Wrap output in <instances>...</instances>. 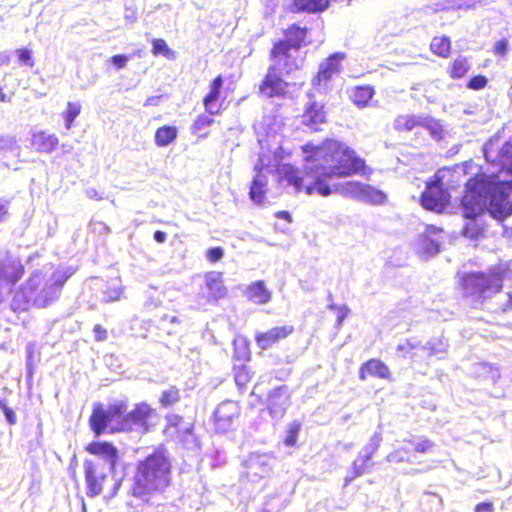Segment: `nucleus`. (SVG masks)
Listing matches in <instances>:
<instances>
[{
  "label": "nucleus",
  "instance_id": "nucleus-44",
  "mask_svg": "<svg viewBox=\"0 0 512 512\" xmlns=\"http://www.w3.org/2000/svg\"><path fill=\"white\" fill-rule=\"evenodd\" d=\"M418 124V120L415 116L405 115L399 116L395 120V128L398 130L410 131L415 128Z\"/></svg>",
  "mask_w": 512,
  "mask_h": 512
},
{
  "label": "nucleus",
  "instance_id": "nucleus-51",
  "mask_svg": "<svg viewBox=\"0 0 512 512\" xmlns=\"http://www.w3.org/2000/svg\"><path fill=\"white\" fill-rule=\"evenodd\" d=\"M486 85L487 78L483 75H477L469 80L467 87L472 90H480L483 89Z\"/></svg>",
  "mask_w": 512,
  "mask_h": 512
},
{
  "label": "nucleus",
  "instance_id": "nucleus-40",
  "mask_svg": "<svg viewBox=\"0 0 512 512\" xmlns=\"http://www.w3.org/2000/svg\"><path fill=\"white\" fill-rule=\"evenodd\" d=\"M300 428H301V425L297 421H293L288 424L287 430H286V435L283 439V443L286 446L292 447L296 444L298 434L300 432Z\"/></svg>",
  "mask_w": 512,
  "mask_h": 512
},
{
  "label": "nucleus",
  "instance_id": "nucleus-24",
  "mask_svg": "<svg viewBox=\"0 0 512 512\" xmlns=\"http://www.w3.org/2000/svg\"><path fill=\"white\" fill-rule=\"evenodd\" d=\"M224 80L221 75H218L214 80L212 81L210 85V91L209 93L204 97L203 104L205 107V110L210 115H215L218 113L219 108L217 106V101L220 97V92L223 87Z\"/></svg>",
  "mask_w": 512,
  "mask_h": 512
},
{
  "label": "nucleus",
  "instance_id": "nucleus-46",
  "mask_svg": "<svg viewBox=\"0 0 512 512\" xmlns=\"http://www.w3.org/2000/svg\"><path fill=\"white\" fill-rule=\"evenodd\" d=\"M250 378V373L245 366L235 368V383L240 390H244L246 388Z\"/></svg>",
  "mask_w": 512,
  "mask_h": 512
},
{
  "label": "nucleus",
  "instance_id": "nucleus-13",
  "mask_svg": "<svg viewBox=\"0 0 512 512\" xmlns=\"http://www.w3.org/2000/svg\"><path fill=\"white\" fill-rule=\"evenodd\" d=\"M291 405V393L286 385L271 390L267 397V408L274 419H281Z\"/></svg>",
  "mask_w": 512,
  "mask_h": 512
},
{
  "label": "nucleus",
  "instance_id": "nucleus-32",
  "mask_svg": "<svg viewBox=\"0 0 512 512\" xmlns=\"http://www.w3.org/2000/svg\"><path fill=\"white\" fill-rule=\"evenodd\" d=\"M386 460L393 464H399L403 462L414 463L410 449L406 446H401L389 453L386 457Z\"/></svg>",
  "mask_w": 512,
  "mask_h": 512
},
{
  "label": "nucleus",
  "instance_id": "nucleus-6",
  "mask_svg": "<svg viewBox=\"0 0 512 512\" xmlns=\"http://www.w3.org/2000/svg\"><path fill=\"white\" fill-rule=\"evenodd\" d=\"M501 267H494L488 272H471L463 275L462 288L465 297L482 303L486 298L501 291L503 286Z\"/></svg>",
  "mask_w": 512,
  "mask_h": 512
},
{
  "label": "nucleus",
  "instance_id": "nucleus-64",
  "mask_svg": "<svg viewBox=\"0 0 512 512\" xmlns=\"http://www.w3.org/2000/svg\"><path fill=\"white\" fill-rule=\"evenodd\" d=\"M358 458H360L361 461H363L364 463L366 464H372L370 461H371V458H372V455L368 454V453H365L363 452L362 450H360V452L358 453Z\"/></svg>",
  "mask_w": 512,
  "mask_h": 512
},
{
  "label": "nucleus",
  "instance_id": "nucleus-20",
  "mask_svg": "<svg viewBox=\"0 0 512 512\" xmlns=\"http://www.w3.org/2000/svg\"><path fill=\"white\" fill-rule=\"evenodd\" d=\"M367 375L386 380L391 379L389 367L379 359H370L361 365L359 378L365 380Z\"/></svg>",
  "mask_w": 512,
  "mask_h": 512
},
{
  "label": "nucleus",
  "instance_id": "nucleus-16",
  "mask_svg": "<svg viewBox=\"0 0 512 512\" xmlns=\"http://www.w3.org/2000/svg\"><path fill=\"white\" fill-rule=\"evenodd\" d=\"M86 450L90 454L96 455L98 457L96 460H101L104 468L114 471L119 459V454L113 444L105 441L91 442L88 444Z\"/></svg>",
  "mask_w": 512,
  "mask_h": 512
},
{
  "label": "nucleus",
  "instance_id": "nucleus-5",
  "mask_svg": "<svg viewBox=\"0 0 512 512\" xmlns=\"http://www.w3.org/2000/svg\"><path fill=\"white\" fill-rule=\"evenodd\" d=\"M75 273L72 267L58 268L51 273L35 271L27 280V289L32 293L33 305L44 308L56 301L66 281Z\"/></svg>",
  "mask_w": 512,
  "mask_h": 512
},
{
  "label": "nucleus",
  "instance_id": "nucleus-54",
  "mask_svg": "<svg viewBox=\"0 0 512 512\" xmlns=\"http://www.w3.org/2000/svg\"><path fill=\"white\" fill-rule=\"evenodd\" d=\"M131 59V56L124 55V54H118L111 57L110 61L111 63L116 67V69L120 70L125 68L128 61Z\"/></svg>",
  "mask_w": 512,
  "mask_h": 512
},
{
  "label": "nucleus",
  "instance_id": "nucleus-1",
  "mask_svg": "<svg viewBox=\"0 0 512 512\" xmlns=\"http://www.w3.org/2000/svg\"><path fill=\"white\" fill-rule=\"evenodd\" d=\"M303 152L304 176L291 164H283L277 171L279 185L291 188L295 193L304 189L308 195L316 192L329 196L337 188L329 185L330 179L359 174L365 168V161L354 150L336 140H326L319 146L306 144Z\"/></svg>",
  "mask_w": 512,
  "mask_h": 512
},
{
  "label": "nucleus",
  "instance_id": "nucleus-61",
  "mask_svg": "<svg viewBox=\"0 0 512 512\" xmlns=\"http://www.w3.org/2000/svg\"><path fill=\"white\" fill-rule=\"evenodd\" d=\"M482 0H459L457 8L459 9H471L476 7L477 4H481Z\"/></svg>",
  "mask_w": 512,
  "mask_h": 512
},
{
  "label": "nucleus",
  "instance_id": "nucleus-45",
  "mask_svg": "<svg viewBox=\"0 0 512 512\" xmlns=\"http://www.w3.org/2000/svg\"><path fill=\"white\" fill-rule=\"evenodd\" d=\"M381 442L382 433L381 431H377L370 437L369 442L364 445L361 450L373 456L374 453H376V451L379 449Z\"/></svg>",
  "mask_w": 512,
  "mask_h": 512
},
{
  "label": "nucleus",
  "instance_id": "nucleus-58",
  "mask_svg": "<svg viewBox=\"0 0 512 512\" xmlns=\"http://www.w3.org/2000/svg\"><path fill=\"white\" fill-rule=\"evenodd\" d=\"M1 408H2V411H3V414L7 420V422L10 424V425H14L16 423V415H15V412L10 408L8 407L7 405H5L4 403H1L0 404Z\"/></svg>",
  "mask_w": 512,
  "mask_h": 512
},
{
  "label": "nucleus",
  "instance_id": "nucleus-49",
  "mask_svg": "<svg viewBox=\"0 0 512 512\" xmlns=\"http://www.w3.org/2000/svg\"><path fill=\"white\" fill-rule=\"evenodd\" d=\"M19 62L27 67L32 68L34 66V60L32 58V51L27 48H21L16 50Z\"/></svg>",
  "mask_w": 512,
  "mask_h": 512
},
{
  "label": "nucleus",
  "instance_id": "nucleus-10",
  "mask_svg": "<svg viewBox=\"0 0 512 512\" xmlns=\"http://www.w3.org/2000/svg\"><path fill=\"white\" fill-rule=\"evenodd\" d=\"M275 458L269 453H251L244 461L245 475L251 482L268 477L273 469Z\"/></svg>",
  "mask_w": 512,
  "mask_h": 512
},
{
  "label": "nucleus",
  "instance_id": "nucleus-48",
  "mask_svg": "<svg viewBox=\"0 0 512 512\" xmlns=\"http://www.w3.org/2000/svg\"><path fill=\"white\" fill-rule=\"evenodd\" d=\"M234 357L239 361H245L249 358V351L244 341L234 340Z\"/></svg>",
  "mask_w": 512,
  "mask_h": 512
},
{
  "label": "nucleus",
  "instance_id": "nucleus-50",
  "mask_svg": "<svg viewBox=\"0 0 512 512\" xmlns=\"http://www.w3.org/2000/svg\"><path fill=\"white\" fill-rule=\"evenodd\" d=\"M11 199L0 197V223H5L10 219Z\"/></svg>",
  "mask_w": 512,
  "mask_h": 512
},
{
  "label": "nucleus",
  "instance_id": "nucleus-47",
  "mask_svg": "<svg viewBox=\"0 0 512 512\" xmlns=\"http://www.w3.org/2000/svg\"><path fill=\"white\" fill-rule=\"evenodd\" d=\"M122 294L121 287L116 283H111L107 286L106 290L104 291V300L106 302H112L119 300Z\"/></svg>",
  "mask_w": 512,
  "mask_h": 512
},
{
  "label": "nucleus",
  "instance_id": "nucleus-33",
  "mask_svg": "<svg viewBox=\"0 0 512 512\" xmlns=\"http://www.w3.org/2000/svg\"><path fill=\"white\" fill-rule=\"evenodd\" d=\"M212 115L202 114L199 115L192 125V132L205 137L208 134V128L213 124L214 119Z\"/></svg>",
  "mask_w": 512,
  "mask_h": 512
},
{
  "label": "nucleus",
  "instance_id": "nucleus-26",
  "mask_svg": "<svg viewBox=\"0 0 512 512\" xmlns=\"http://www.w3.org/2000/svg\"><path fill=\"white\" fill-rule=\"evenodd\" d=\"M328 0H293L290 10L292 12H318L326 9Z\"/></svg>",
  "mask_w": 512,
  "mask_h": 512
},
{
  "label": "nucleus",
  "instance_id": "nucleus-19",
  "mask_svg": "<svg viewBox=\"0 0 512 512\" xmlns=\"http://www.w3.org/2000/svg\"><path fill=\"white\" fill-rule=\"evenodd\" d=\"M325 121L326 111L324 110V105L314 100H309L302 115V123L317 131L319 130V125Z\"/></svg>",
  "mask_w": 512,
  "mask_h": 512
},
{
  "label": "nucleus",
  "instance_id": "nucleus-7",
  "mask_svg": "<svg viewBox=\"0 0 512 512\" xmlns=\"http://www.w3.org/2000/svg\"><path fill=\"white\" fill-rule=\"evenodd\" d=\"M128 408L126 400H116L104 408L102 404H96L90 416L89 422L92 431L101 435L106 429L112 432H124L120 426H124L125 415Z\"/></svg>",
  "mask_w": 512,
  "mask_h": 512
},
{
  "label": "nucleus",
  "instance_id": "nucleus-31",
  "mask_svg": "<svg viewBox=\"0 0 512 512\" xmlns=\"http://www.w3.org/2000/svg\"><path fill=\"white\" fill-rule=\"evenodd\" d=\"M374 90L369 86L356 87L351 96L352 101L359 107H364L373 97Z\"/></svg>",
  "mask_w": 512,
  "mask_h": 512
},
{
  "label": "nucleus",
  "instance_id": "nucleus-21",
  "mask_svg": "<svg viewBox=\"0 0 512 512\" xmlns=\"http://www.w3.org/2000/svg\"><path fill=\"white\" fill-rule=\"evenodd\" d=\"M255 175L253 177L251 186H250V198L256 204L263 203L266 193V185H267V176L263 173L262 169H259L258 165L255 166Z\"/></svg>",
  "mask_w": 512,
  "mask_h": 512
},
{
  "label": "nucleus",
  "instance_id": "nucleus-23",
  "mask_svg": "<svg viewBox=\"0 0 512 512\" xmlns=\"http://www.w3.org/2000/svg\"><path fill=\"white\" fill-rule=\"evenodd\" d=\"M59 143L58 137L55 134H50L45 131L35 132L32 136L31 144L38 152L51 153L55 150Z\"/></svg>",
  "mask_w": 512,
  "mask_h": 512
},
{
  "label": "nucleus",
  "instance_id": "nucleus-55",
  "mask_svg": "<svg viewBox=\"0 0 512 512\" xmlns=\"http://www.w3.org/2000/svg\"><path fill=\"white\" fill-rule=\"evenodd\" d=\"M206 256L210 262H217L223 258L224 250L221 247H213L208 249Z\"/></svg>",
  "mask_w": 512,
  "mask_h": 512
},
{
  "label": "nucleus",
  "instance_id": "nucleus-62",
  "mask_svg": "<svg viewBox=\"0 0 512 512\" xmlns=\"http://www.w3.org/2000/svg\"><path fill=\"white\" fill-rule=\"evenodd\" d=\"M475 512H494L493 503L481 502L475 506Z\"/></svg>",
  "mask_w": 512,
  "mask_h": 512
},
{
  "label": "nucleus",
  "instance_id": "nucleus-52",
  "mask_svg": "<svg viewBox=\"0 0 512 512\" xmlns=\"http://www.w3.org/2000/svg\"><path fill=\"white\" fill-rule=\"evenodd\" d=\"M81 112V104L79 102H68L66 110L62 116H67L76 119Z\"/></svg>",
  "mask_w": 512,
  "mask_h": 512
},
{
  "label": "nucleus",
  "instance_id": "nucleus-38",
  "mask_svg": "<svg viewBox=\"0 0 512 512\" xmlns=\"http://www.w3.org/2000/svg\"><path fill=\"white\" fill-rule=\"evenodd\" d=\"M153 49L152 53L154 55H163L169 60L175 59V52L169 48L166 41L163 39H154L152 41Z\"/></svg>",
  "mask_w": 512,
  "mask_h": 512
},
{
  "label": "nucleus",
  "instance_id": "nucleus-27",
  "mask_svg": "<svg viewBox=\"0 0 512 512\" xmlns=\"http://www.w3.org/2000/svg\"><path fill=\"white\" fill-rule=\"evenodd\" d=\"M177 135L178 130L175 126L164 125L155 132V144L158 147H166L177 138Z\"/></svg>",
  "mask_w": 512,
  "mask_h": 512
},
{
  "label": "nucleus",
  "instance_id": "nucleus-8",
  "mask_svg": "<svg viewBox=\"0 0 512 512\" xmlns=\"http://www.w3.org/2000/svg\"><path fill=\"white\" fill-rule=\"evenodd\" d=\"M86 494L94 498L102 493L107 476L113 471L104 468L101 460H85L83 463Z\"/></svg>",
  "mask_w": 512,
  "mask_h": 512
},
{
  "label": "nucleus",
  "instance_id": "nucleus-25",
  "mask_svg": "<svg viewBox=\"0 0 512 512\" xmlns=\"http://www.w3.org/2000/svg\"><path fill=\"white\" fill-rule=\"evenodd\" d=\"M33 295L29 293L27 289V282L22 285L19 290H17L13 298L11 300L10 306L14 312H23L27 311L31 305L33 304Z\"/></svg>",
  "mask_w": 512,
  "mask_h": 512
},
{
  "label": "nucleus",
  "instance_id": "nucleus-9",
  "mask_svg": "<svg viewBox=\"0 0 512 512\" xmlns=\"http://www.w3.org/2000/svg\"><path fill=\"white\" fill-rule=\"evenodd\" d=\"M450 195L444 184L435 176V180L428 182L421 195V205L426 210L441 212L449 204Z\"/></svg>",
  "mask_w": 512,
  "mask_h": 512
},
{
  "label": "nucleus",
  "instance_id": "nucleus-41",
  "mask_svg": "<svg viewBox=\"0 0 512 512\" xmlns=\"http://www.w3.org/2000/svg\"><path fill=\"white\" fill-rule=\"evenodd\" d=\"M19 146L16 143V140L13 136L4 135L0 137V151L1 152H9L13 156L19 155Z\"/></svg>",
  "mask_w": 512,
  "mask_h": 512
},
{
  "label": "nucleus",
  "instance_id": "nucleus-30",
  "mask_svg": "<svg viewBox=\"0 0 512 512\" xmlns=\"http://www.w3.org/2000/svg\"><path fill=\"white\" fill-rule=\"evenodd\" d=\"M431 51L440 56L447 57L450 53L451 42L447 36L434 37L430 44Z\"/></svg>",
  "mask_w": 512,
  "mask_h": 512
},
{
  "label": "nucleus",
  "instance_id": "nucleus-29",
  "mask_svg": "<svg viewBox=\"0 0 512 512\" xmlns=\"http://www.w3.org/2000/svg\"><path fill=\"white\" fill-rule=\"evenodd\" d=\"M387 196L381 190L376 189L375 187L364 184L363 192L361 196V202L381 205L386 202Z\"/></svg>",
  "mask_w": 512,
  "mask_h": 512
},
{
  "label": "nucleus",
  "instance_id": "nucleus-22",
  "mask_svg": "<svg viewBox=\"0 0 512 512\" xmlns=\"http://www.w3.org/2000/svg\"><path fill=\"white\" fill-rule=\"evenodd\" d=\"M245 296L254 304L263 305L270 302L272 294L266 288L264 281L258 280L250 284L245 292Z\"/></svg>",
  "mask_w": 512,
  "mask_h": 512
},
{
  "label": "nucleus",
  "instance_id": "nucleus-3",
  "mask_svg": "<svg viewBox=\"0 0 512 512\" xmlns=\"http://www.w3.org/2000/svg\"><path fill=\"white\" fill-rule=\"evenodd\" d=\"M286 39L274 44L271 50V58L274 65L270 66L268 72L260 85V91L266 97L281 96L285 93L286 82L282 79L284 73L289 74L298 67L295 59L290 54L291 48L299 49L306 44L307 29L298 25L290 26L286 31Z\"/></svg>",
  "mask_w": 512,
  "mask_h": 512
},
{
  "label": "nucleus",
  "instance_id": "nucleus-28",
  "mask_svg": "<svg viewBox=\"0 0 512 512\" xmlns=\"http://www.w3.org/2000/svg\"><path fill=\"white\" fill-rule=\"evenodd\" d=\"M447 342L443 338H433L428 341L425 345L420 343V350L427 353V356H437L442 358L447 350Z\"/></svg>",
  "mask_w": 512,
  "mask_h": 512
},
{
  "label": "nucleus",
  "instance_id": "nucleus-35",
  "mask_svg": "<svg viewBox=\"0 0 512 512\" xmlns=\"http://www.w3.org/2000/svg\"><path fill=\"white\" fill-rule=\"evenodd\" d=\"M372 466L373 464H366L357 457L351 465V472L353 475L345 478V486L349 485L355 478L368 472Z\"/></svg>",
  "mask_w": 512,
  "mask_h": 512
},
{
  "label": "nucleus",
  "instance_id": "nucleus-11",
  "mask_svg": "<svg viewBox=\"0 0 512 512\" xmlns=\"http://www.w3.org/2000/svg\"><path fill=\"white\" fill-rule=\"evenodd\" d=\"M24 266L21 260L8 251H0V287L12 288L23 276Z\"/></svg>",
  "mask_w": 512,
  "mask_h": 512
},
{
  "label": "nucleus",
  "instance_id": "nucleus-39",
  "mask_svg": "<svg viewBox=\"0 0 512 512\" xmlns=\"http://www.w3.org/2000/svg\"><path fill=\"white\" fill-rule=\"evenodd\" d=\"M180 399L179 390L176 387H170L162 391L159 398L160 404L163 407L171 406L177 403Z\"/></svg>",
  "mask_w": 512,
  "mask_h": 512
},
{
  "label": "nucleus",
  "instance_id": "nucleus-60",
  "mask_svg": "<svg viewBox=\"0 0 512 512\" xmlns=\"http://www.w3.org/2000/svg\"><path fill=\"white\" fill-rule=\"evenodd\" d=\"M93 231L98 232L99 234H108L110 232V228L101 221H96L91 224Z\"/></svg>",
  "mask_w": 512,
  "mask_h": 512
},
{
  "label": "nucleus",
  "instance_id": "nucleus-56",
  "mask_svg": "<svg viewBox=\"0 0 512 512\" xmlns=\"http://www.w3.org/2000/svg\"><path fill=\"white\" fill-rule=\"evenodd\" d=\"M426 126L430 130L431 135L435 139L441 138L442 129H441V126L437 122H435L434 120L426 121Z\"/></svg>",
  "mask_w": 512,
  "mask_h": 512
},
{
  "label": "nucleus",
  "instance_id": "nucleus-57",
  "mask_svg": "<svg viewBox=\"0 0 512 512\" xmlns=\"http://www.w3.org/2000/svg\"><path fill=\"white\" fill-rule=\"evenodd\" d=\"M329 309L331 310H337L338 312V315H337V324L338 325H341L342 322L344 321V319L346 318L348 312H349V309L346 307V306H343V307H338L337 305L335 304H330L329 305Z\"/></svg>",
  "mask_w": 512,
  "mask_h": 512
},
{
  "label": "nucleus",
  "instance_id": "nucleus-59",
  "mask_svg": "<svg viewBox=\"0 0 512 512\" xmlns=\"http://www.w3.org/2000/svg\"><path fill=\"white\" fill-rule=\"evenodd\" d=\"M93 332L96 341H104L107 339V331L101 325L96 324L93 328Z\"/></svg>",
  "mask_w": 512,
  "mask_h": 512
},
{
  "label": "nucleus",
  "instance_id": "nucleus-43",
  "mask_svg": "<svg viewBox=\"0 0 512 512\" xmlns=\"http://www.w3.org/2000/svg\"><path fill=\"white\" fill-rule=\"evenodd\" d=\"M421 249L424 254L433 256L439 252L440 242L436 238L425 236L421 241Z\"/></svg>",
  "mask_w": 512,
  "mask_h": 512
},
{
  "label": "nucleus",
  "instance_id": "nucleus-2",
  "mask_svg": "<svg viewBox=\"0 0 512 512\" xmlns=\"http://www.w3.org/2000/svg\"><path fill=\"white\" fill-rule=\"evenodd\" d=\"M498 165L505 171L497 175H482L470 179L462 199L463 215L475 219L484 211L494 218H505L511 214L510 194L512 193V141H507L497 156Z\"/></svg>",
  "mask_w": 512,
  "mask_h": 512
},
{
  "label": "nucleus",
  "instance_id": "nucleus-18",
  "mask_svg": "<svg viewBox=\"0 0 512 512\" xmlns=\"http://www.w3.org/2000/svg\"><path fill=\"white\" fill-rule=\"evenodd\" d=\"M294 331L293 326L285 325L281 327H274L267 332H259L255 336L256 343L262 350L269 349L275 343L282 339L287 338Z\"/></svg>",
  "mask_w": 512,
  "mask_h": 512
},
{
  "label": "nucleus",
  "instance_id": "nucleus-17",
  "mask_svg": "<svg viewBox=\"0 0 512 512\" xmlns=\"http://www.w3.org/2000/svg\"><path fill=\"white\" fill-rule=\"evenodd\" d=\"M207 302H217L227 295L221 272L212 271L205 275V285L201 290Z\"/></svg>",
  "mask_w": 512,
  "mask_h": 512
},
{
  "label": "nucleus",
  "instance_id": "nucleus-14",
  "mask_svg": "<svg viewBox=\"0 0 512 512\" xmlns=\"http://www.w3.org/2000/svg\"><path fill=\"white\" fill-rule=\"evenodd\" d=\"M344 57V53L336 52L320 64L318 74L313 79V86L318 91L324 89L328 81L340 72Z\"/></svg>",
  "mask_w": 512,
  "mask_h": 512
},
{
  "label": "nucleus",
  "instance_id": "nucleus-4",
  "mask_svg": "<svg viewBox=\"0 0 512 512\" xmlns=\"http://www.w3.org/2000/svg\"><path fill=\"white\" fill-rule=\"evenodd\" d=\"M171 461L163 450H154L136 464L131 493L145 499L152 493L163 491L170 483Z\"/></svg>",
  "mask_w": 512,
  "mask_h": 512
},
{
  "label": "nucleus",
  "instance_id": "nucleus-53",
  "mask_svg": "<svg viewBox=\"0 0 512 512\" xmlns=\"http://www.w3.org/2000/svg\"><path fill=\"white\" fill-rule=\"evenodd\" d=\"M509 43L507 39H501L494 45L493 52L495 55L504 57L508 53Z\"/></svg>",
  "mask_w": 512,
  "mask_h": 512
},
{
  "label": "nucleus",
  "instance_id": "nucleus-15",
  "mask_svg": "<svg viewBox=\"0 0 512 512\" xmlns=\"http://www.w3.org/2000/svg\"><path fill=\"white\" fill-rule=\"evenodd\" d=\"M240 408L235 401L227 400L219 404L215 413L214 420L216 430L225 433L232 428V425L239 417Z\"/></svg>",
  "mask_w": 512,
  "mask_h": 512
},
{
  "label": "nucleus",
  "instance_id": "nucleus-37",
  "mask_svg": "<svg viewBox=\"0 0 512 512\" xmlns=\"http://www.w3.org/2000/svg\"><path fill=\"white\" fill-rule=\"evenodd\" d=\"M470 69V65L466 58L459 57L454 60L450 68V76L455 79L462 78Z\"/></svg>",
  "mask_w": 512,
  "mask_h": 512
},
{
  "label": "nucleus",
  "instance_id": "nucleus-63",
  "mask_svg": "<svg viewBox=\"0 0 512 512\" xmlns=\"http://www.w3.org/2000/svg\"><path fill=\"white\" fill-rule=\"evenodd\" d=\"M153 238L157 243H164L167 239V234L161 230H157L154 232Z\"/></svg>",
  "mask_w": 512,
  "mask_h": 512
},
{
  "label": "nucleus",
  "instance_id": "nucleus-12",
  "mask_svg": "<svg viewBox=\"0 0 512 512\" xmlns=\"http://www.w3.org/2000/svg\"><path fill=\"white\" fill-rule=\"evenodd\" d=\"M154 413V410L145 402L139 403L135 408L126 412L124 426L120 428L124 429V432L136 431L145 433L148 431V420Z\"/></svg>",
  "mask_w": 512,
  "mask_h": 512
},
{
  "label": "nucleus",
  "instance_id": "nucleus-42",
  "mask_svg": "<svg viewBox=\"0 0 512 512\" xmlns=\"http://www.w3.org/2000/svg\"><path fill=\"white\" fill-rule=\"evenodd\" d=\"M404 443L412 445L414 450L420 453H427L433 447V443L431 441L422 437H413L411 439L404 440Z\"/></svg>",
  "mask_w": 512,
  "mask_h": 512
},
{
  "label": "nucleus",
  "instance_id": "nucleus-34",
  "mask_svg": "<svg viewBox=\"0 0 512 512\" xmlns=\"http://www.w3.org/2000/svg\"><path fill=\"white\" fill-rule=\"evenodd\" d=\"M364 183L357 181H348L341 185V192L346 197L360 201L363 192Z\"/></svg>",
  "mask_w": 512,
  "mask_h": 512
},
{
  "label": "nucleus",
  "instance_id": "nucleus-36",
  "mask_svg": "<svg viewBox=\"0 0 512 512\" xmlns=\"http://www.w3.org/2000/svg\"><path fill=\"white\" fill-rule=\"evenodd\" d=\"M396 350L402 356H409L413 359L416 356V352L414 351L420 350V341L417 339H407L405 342L399 343Z\"/></svg>",
  "mask_w": 512,
  "mask_h": 512
}]
</instances>
